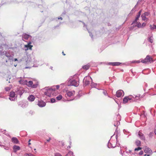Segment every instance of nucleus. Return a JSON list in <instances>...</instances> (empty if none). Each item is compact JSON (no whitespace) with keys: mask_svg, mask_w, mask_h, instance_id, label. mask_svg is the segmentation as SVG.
Segmentation results:
<instances>
[{"mask_svg":"<svg viewBox=\"0 0 156 156\" xmlns=\"http://www.w3.org/2000/svg\"><path fill=\"white\" fill-rule=\"evenodd\" d=\"M140 15H137L136 16V18L135 20L134 21V23L136 21H137V20H139V18L140 17Z\"/></svg>","mask_w":156,"mask_h":156,"instance_id":"obj_27","label":"nucleus"},{"mask_svg":"<svg viewBox=\"0 0 156 156\" xmlns=\"http://www.w3.org/2000/svg\"><path fill=\"white\" fill-rule=\"evenodd\" d=\"M150 154H147V156H150Z\"/></svg>","mask_w":156,"mask_h":156,"instance_id":"obj_48","label":"nucleus"},{"mask_svg":"<svg viewBox=\"0 0 156 156\" xmlns=\"http://www.w3.org/2000/svg\"><path fill=\"white\" fill-rule=\"evenodd\" d=\"M141 142L140 140H137L136 142V144L137 146H140V145Z\"/></svg>","mask_w":156,"mask_h":156,"instance_id":"obj_23","label":"nucleus"},{"mask_svg":"<svg viewBox=\"0 0 156 156\" xmlns=\"http://www.w3.org/2000/svg\"><path fill=\"white\" fill-rule=\"evenodd\" d=\"M142 20L144 21H147L148 20V18L146 17V16L142 15L141 16Z\"/></svg>","mask_w":156,"mask_h":156,"instance_id":"obj_22","label":"nucleus"},{"mask_svg":"<svg viewBox=\"0 0 156 156\" xmlns=\"http://www.w3.org/2000/svg\"><path fill=\"white\" fill-rule=\"evenodd\" d=\"M12 141L14 143L17 144L18 143L19 140L16 137H13L12 139Z\"/></svg>","mask_w":156,"mask_h":156,"instance_id":"obj_15","label":"nucleus"},{"mask_svg":"<svg viewBox=\"0 0 156 156\" xmlns=\"http://www.w3.org/2000/svg\"><path fill=\"white\" fill-rule=\"evenodd\" d=\"M149 41L151 43H152L153 42V40L151 38V37H150L149 39Z\"/></svg>","mask_w":156,"mask_h":156,"instance_id":"obj_38","label":"nucleus"},{"mask_svg":"<svg viewBox=\"0 0 156 156\" xmlns=\"http://www.w3.org/2000/svg\"><path fill=\"white\" fill-rule=\"evenodd\" d=\"M146 25V23H143L142 25H141V27H144Z\"/></svg>","mask_w":156,"mask_h":156,"instance_id":"obj_39","label":"nucleus"},{"mask_svg":"<svg viewBox=\"0 0 156 156\" xmlns=\"http://www.w3.org/2000/svg\"><path fill=\"white\" fill-rule=\"evenodd\" d=\"M5 89L6 91H9V90H10V88L9 87H6L5 88Z\"/></svg>","mask_w":156,"mask_h":156,"instance_id":"obj_36","label":"nucleus"},{"mask_svg":"<svg viewBox=\"0 0 156 156\" xmlns=\"http://www.w3.org/2000/svg\"><path fill=\"white\" fill-rule=\"evenodd\" d=\"M56 88L58 89L59 87V85H58L56 86Z\"/></svg>","mask_w":156,"mask_h":156,"instance_id":"obj_42","label":"nucleus"},{"mask_svg":"<svg viewBox=\"0 0 156 156\" xmlns=\"http://www.w3.org/2000/svg\"><path fill=\"white\" fill-rule=\"evenodd\" d=\"M73 153L72 152H69L66 156H73Z\"/></svg>","mask_w":156,"mask_h":156,"instance_id":"obj_24","label":"nucleus"},{"mask_svg":"<svg viewBox=\"0 0 156 156\" xmlns=\"http://www.w3.org/2000/svg\"><path fill=\"white\" fill-rule=\"evenodd\" d=\"M31 44V42L30 41L28 42V44H27L29 45H31L30 44Z\"/></svg>","mask_w":156,"mask_h":156,"instance_id":"obj_43","label":"nucleus"},{"mask_svg":"<svg viewBox=\"0 0 156 156\" xmlns=\"http://www.w3.org/2000/svg\"><path fill=\"white\" fill-rule=\"evenodd\" d=\"M70 144L71 143V142H70Z\"/></svg>","mask_w":156,"mask_h":156,"instance_id":"obj_53","label":"nucleus"},{"mask_svg":"<svg viewBox=\"0 0 156 156\" xmlns=\"http://www.w3.org/2000/svg\"><path fill=\"white\" fill-rule=\"evenodd\" d=\"M153 58L150 55H147L146 57L144 59L141 60V62L144 63H147L149 62L150 63L153 62Z\"/></svg>","mask_w":156,"mask_h":156,"instance_id":"obj_1","label":"nucleus"},{"mask_svg":"<svg viewBox=\"0 0 156 156\" xmlns=\"http://www.w3.org/2000/svg\"><path fill=\"white\" fill-rule=\"evenodd\" d=\"M123 94V95L124 94L123 91L121 90H119L116 92V95L117 97H120Z\"/></svg>","mask_w":156,"mask_h":156,"instance_id":"obj_5","label":"nucleus"},{"mask_svg":"<svg viewBox=\"0 0 156 156\" xmlns=\"http://www.w3.org/2000/svg\"><path fill=\"white\" fill-rule=\"evenodd\" d=\"M24 156H35L33 154H31V153L29 154H26L24 155Z\"/></svg>","mask_w":156,"mask_h":156,"instance_id":"obj_28","label":"nucleus"},{"mask_svg":"<svg viewBox=\"0 0 156 156\" xmlns=\"http://www.w3.org/2000/svg\"><path fill=\"white\" fill-rule=\"evenodd\" d=\"M75 94V91L74 90L69 91L67 90L66 91V94L65 95L66 98L71 97L72 96H73Z\"/></svg>","mask_w":156,"mask_h":156,"instance_id":"obj_2","label":"nucleus"},{"mask_svg":"<svg viewBox=\"0 0 156 156\" xmlns=\"http://www.w3.org/2000/svg\"><path fill=\"white\" fill-rule=\"evenodd\" d=\"M133 24V25L131 26V28L133 29L134 27H137L138 28H140L141 27V24L139 22H138L137 21H136L134 23V21L132 23L131 25Z\"/></svg>","mask_w":156,"mask_h":156,"instance_id":"obj_3","label":"nucleus"},{"mask_svg":"<svg viewBox=\"0 0 156 156\" xmlns=\"http://www.w3.org/2000/svg\"><path fill=\"white\" fill-rule=\"evenodd\" d=\"M15 93L13 91H11L9 93L10 97L12 98H14L15 97Z\"/></svg>","mask_w":156,"mask_h":156,"instance_id":"obj_21","label":"nucleus"},{"mask_svg":"<svg viewBox=\"0 0 156 156\" xmlns=\"http://www.w3.org/2000/svg\"><path fill=\"white\" fill-rule=\"evenodd\" d=\"M30 140H30H30H29L28 141V142H29L28 145H29L31 144V143H30Z\"/></svg>","mask_w":156,"mask_h":156,"instance_id":"obj_44","label":"nucleus"},{"mask_svg":"<svg viewBox=\"0 0 156 156\" xmlns=\"http://www.w3.org/2000/svg\"><path fill=\"white\" fill-rule=\"evenodd\" d=\"M147 154H145L144 155V156H147Z\"/></svg>","mask_w":156,"mask_h":156,"instance_id":"obj_49","label":"nucleus"},{"mask_svg":"<svg viewBox=\"0 0 156 156\" xmlns=\"http://www.w3.org/2000/svg\"><path fill=\"white\" fill-rule=\"evenodd\" d=\"M141 10H140V11H139V12H138V15H140V14H141Z\"/></svg>","mask_w":156,"mask_h":156,"instance_id":"obj_41","label":"nucleus"},{"mask_svg":"<svg viewBox=\"0 0 156 156\" xmlns=\"http://www.w3.org/2000/svg\"><path fill=\"white\" fill-rule=\"evenodd\" d=\"M144 152L145 153L147 154H151L152 153V151L151 149L147 147V146H145L144 149Z\"/></svg>","mask_w":156,"mask_h":156,"instance_id":"obj_6","label":"nucleus"},{"mask_svg":"<svg viewBox=\"0 0 156 156\" xmlns=\"http://www.w3.org/2000/svg\"><path fill=\"white\" fill-rule=\"evenodd\" d=\"M28 83V84L27 83V85L28 87H31L32 88H36L37 87V84H33V82L31 81H29Z\"/></svg>","mask_w":156,"mask_h":156,"instance_id":"obj_4","label":"nucleus"},{"mask_svg":"<svg viewBox=\"0 0 156 156\" xmlns=\"http://www.w3.org/2000/svg\"><path fill=\"white\" fill-rule=\"evenodd\" d=\"M51 140V137H49V139L46 140V141L48 142H49Z\"/></svg>","mask_w":156,"mask_h":156,"instance_id":"obj_40","label":"nucleus"},{"mask_svg":"<svg viewBox=\"0 0 156 156\" xmlns=\"http://www.w3.org/2000/svg\"><path fill=\"white\" fill-rule=\"evenodd\" d=\"M140 62V61H133L132 63H139Z\"/></svg>","mask_w":156,"mask_h":156,"instance_id":"obj_35","label":"nucleus"},{"mask_svg":"<svg viewBox=\"0 0 156 156\" xmlns=\"http://www.w3.org/2000/svg\"><path fill=\"white\" fill-rule=\"evenodd\" d=\"M45 94H46V95H47V93H46V92H45Z\"/></svg>","mask_w":156,"mask_h":156,"instance_id":"obj_50","label":"nucleus"},{"mask_svg":"<svg viewBox=\"0 0 156 156\" xmlns=\"http://www.w3.org/2000/svg\"><path fill=\"white\" fill-rule=\"evenodd\" d=\"M153 135V133L152 132H151L149 135V136L150 137H151Z\"/></svg>","mask_w":156,"mask_h":156,"instance_id":"obj_33","label":"nucleus"},{"mask_svg":"<svg viewBox=\"0 0 156 156\" xmlns=\"http://www.w3.org/2000/svg\"><path fill=\"white\" fill-rule=\"evenodd\" d=\"M19 83L20 84L27 85L28 81L27 80H20L19 81Z\"/></svg>","mask_w":156,"mask_h":156,"instance_id":"obj_16","label":"nucleus"},{"mask_svg":"<svg viewBox=\"0 0 156 156\" xmlns=\"http://www.w3.org/2000/svg\"><path fill=\"white\" fill-rule=\"evenodd\" d=\"M17 61V58H15L14 59V61Z\"/></svg>","mask_w":156,"mask_h":156,"instance_id":"obj_46","label":"nucleus"},{"mask_svg":"<svg viewBox=\"0 0 156 156\" xmlns=\"http://www.w3.org/2000/svg\"><path fill=\"white\" fill-rule=\"evenodd\" d=\"M20 95H22V93H20Z\"/></svg>","mask_w":156,"mask_h":156,"instance_id":"obj_51","label":"nucleus"},{"mask_svg":"<svg viewBox=\"0 0 156 156\" xmlns=\"http://www.w3.org/2000/svg\"><path fill=\"white\" fill-rule=\"evenodd\" d=\"M90 67V65L88 64H87L83 66L82 68L83 69L87 70Z\"/></svg>","mask_w":156,"mask_h":156,"instance_id":"obj_20","label":"nucleus"},{"mask_svg":"<svg viewBox=\"0 0 156 156\" xmlns=\"http://www.w3.org/2000/svg\"><path fill=\"white\" fill-rule=\"evenodd\" d=\"M150 28L151 30H154V29H156V26L154 25H153L152 26L151 25H150Z\"/></svg>","mask_w":156,"mask_h":156,"instance_id":"obj_26","label":"nucleus"},{"mask_svg":"<svg viewBox=\"0 0 156 156\" xmlns=\"http://www.w3.org/2000/svg\"><path fill=\"white\" fill-rule=\"evenodd\" d=\"M130 96L125 97L124 98L123 100V102L124 104H126L128 102V101L132 99V98Z\"/></svg>","mask_w":156,"mask_h":156,"instance_id":"obj_8","label":"nucleus"},{"mask_svg":"<svg viewBox=\"0 0 156 156\" xmlns=\"http://www.w3.org/2000/svg\"><path fill=\"white\" fill-rule=\"evenodd\" d=\"M72 85L75 87L78 86L79 85V83L75 80H73L71 82Z\"/></svg>","mask_w":156,"mask_h":156,"instance_id":"obj_11","label":"nucleus"},{"mask_svg":"<svg viewBox=\"0 0 156 156\" xmlns=\"http://www.w3.org/2000/svg\"><path fill=\"white\" fill-rule=\"evenodd\" d=\"M13 149L14 152H16V151L20 149V147L17 145H14L13 146Z\"/></svg>","mask_w":156,"mask_h":156,"instance_id":"obj_13","label":"nucleus"},{"mask_svg":"<svg viewBox=\"0 0 156 156\" xmlns=\"http://www.w3.org/2000/svg\"><path fill=\"white\" fill-rule=\"evenodd\" d=\"M62 98V95H60L56 97V98L57 100H60Z\"/></svg>","mask_w":156,"mask_h":156,"instance_id":"obj_25","label":"nucleus"},{"mask_svg":"<svg viewBox=\"0 0 156 156\" xmlns=\"http://www.w3.org/2000/svg\"><path fill=\"white\" fill-rule=\"evenodd\" d=\"M33 47V46L32 45H29L28 44L24 45V47L27 48V49H26V50H28V49L32 50Z\"/></svg>","mask_w":156,"mask_h":156,"instance_id":"obj_18","label":"nucleus"},{"mask_svg":"<svg viewBox=\"0 0 156 156\" xmlns=\"http://www.w3.org/2000/svg\"><path fill=\"white\" fill-rule=\"evenodd\" d=\"M149 14V13L148 12H145L143 15L146 16H148Z\"/></svg>","mask_w":156,"mask_h":156,"instance_id":"obj_29","label":"nucleus"},{"mask_svg":"<svg viewBox=\"0 0 156 156\" xmlns=\"http://www.w3.org/2000/svg\"><path fill=\"white\" fill-rule=\"evenodd\" d=\"M51 101L52 103H54L55 102V100L54 98H52L51 99Z\"/></svg>","mask_w":156,"mask_h":156,"instance_id":"obj_32","label":"nucleus"},{"mask_svg":"<svg viewBox=\"0 0 156 156\" xmlns=\"http://www.w3.org/2000/svg\"><path fill=\"white\" fill-rule=\"evenodd\" d=\"M143 151H141L139 153V154L140 155H142L143 154Z\"/></svg>","mask_w":156,"mask_h":156,"instance_id":"obj_37","label":"nucleus"},{"mask_svg":"<svg viewBox=\"0 0 156 156\" xmlns=\"http://www.w3.org/2000/svg\"><path fill=\"white\" fill-rule=\"evenodd\" d=\"M90 78V77L88 76L85 77L83 79V82L84 84L86 85L89 84L90 83V82L89 80H87L88 79H89Z\"/></svg>","mask_w":156,"mask_h":156,"instance_id":"obj_7","label":"nucleus"},{"mask_svg":"<svg viewBox=\"0 0 156 156\" xmlns=\"http://www.w3.org/2000/svg\"><path fill=\"white\" fill-rule=\"evenodd\" d=\"M55 156H62L59 153H57L55 154Z\"/></svg>","mask_w":156,"mask_h":156,"instance_id":"obj_34","label":"nucleus"},{"mask_svg":"<svg viewBox=\"0 0 156 156\" xmlns=\"http://www.w3.org/2000/svg\"><path fill=\"white\" fill-rule=\"evenodd\" d=\"M28 99L30 101H32L34 100L35 98L33 95H31L28 97Z\"/></svg>","mask_w":156,"mask_h":156,"instance_id":"obj_17","label":"nucleus"},{"mask_svg":"<svg viewBox=\"0 0 156 156\" xmlns=\"http://www.w3.org/2000/svg\"><path fill=\"white\" fill-rule=\"evenodd\" d=\"M121 64V63L116 62H109L108 64L109 65H112L113 66H119Z\"/></svg>","mask_w":156,"mask_h":156,"instance_id":"obj_9","label":"nucleus"},{"mask_svg":"<svg viewBox=\"0 0 156 156\" xmlns=\"http://www.w3.org/2000/svg\"><path fill=\"white\" fill-rule=\"evenodd\" d=\"M141 149H142V148L141 147H138L137 148H135V149H134V151H139V150H141Z\"/></svg>","mask_w":156,"mask_h":156,"instance_id":"obj_31","label":"nucleus"},{"mask_svg":"<svg viewBox=\"0 0 156 156\" xmlns=\"http://www.w3.org/2000/svg\"><path fill=\"white\" fill-rule=\"evenodd\" d=\"M138 135L140 138L143 140H145V137L144 134L141 132L139 131L138 132Z\"/></svg>","mask_w":156,"mask_h":156,"instance_id":"obj_10","label":"nucleus"},{"mask_svg":"<svg viewBox=\"0 0 156 156\" xmlns=\"http://www.w3.org/2000/svg\"><path fill=\"white\" fill-rule=\"evenodd\" d=\"M102 92L103 93V94L105 95L106 96L107 95V92L106 91L104 90H102Z\"/></svg>","mask_w":156,"mask_h":156,"instance_id":"obj_30","label":"nucleus"},{"mask_svg":"<svg viewBox=\"0 0 156 156\" xmlns=\"http://www.w3.org/2000/svg\"><path fill=\"white\" fill-rule=\"evenodd\" d=\"M58 19H61V20H62V17H60V18H58Z\"/></svg>","mask_w":156,"mask_h":156,"instance_id":"obj_47","label":"nucleus"},{"mask_svg":"<svg viewBox=\"0 0 156 156\" xmlns=\"http://www.w3.org/2000/svg\"><path fill=\"white\" fill-rule=\"evenodd\" d=\"M134 95L135 97V98L137 100H139L140 98H143L144 97V96H143L142 95H141L139 94H137L135 95Z\"/></svg>","mask_w":156,"mask_h":156,"instance_id":"obj_14","label":"nucleus"},{"mask_svg":"<svg viewBox=\"0 0 156 156\" xmlns=\"http://www.w3.org/2000/svg\"><path fill=\"white\" fill-rule=\"evenodd\" d=\"M9 99H10V100H11V98H9Z\"/></svg>","mask_w":156,"mask_h":156,"instance_id":"obj_52","label":"nucleus"},{"mask_svg":"<svg viewBox=\"0 0 156 156\" xmlns=\"http://www.w3.org/2000/svg\"><path fill=\"white\" fill-rule=\"evenodd\" d=\"M62 54L63 55H66V54H64L63 51H62Z\"/></svg>","mask_w":156,"mask_h":156,"instance_id":"obj_45","label":"nucleus"},{"mask_svg":"<svg viewBox=\"0 0 156 156\" xmlns=\"http://www.w3.org/2000/svg\"><path fill=\"white\" fill-rule=\"evenodd\" d=\"M37 105L39 107H43L45 105V103L43 101H38Z\"/></svg>","mask_w":156,"mask_h":156,"instance_id":"obj_12","label":"nucleus"},{"mask_svg":"<svg viewBox=\"0 0 156 156\" xmlns=\"http://www.w3.org/2000/svg\"><path fill=\"white\" fill-rule=\"evenodd\" d=\"M30 36L29 35L26 34H23V38L26 40H28Z\"/></svg>","mask_w":156,"mask_h":156,"instance_id":"obj_19","label":"nucleus"}]
</instances>
